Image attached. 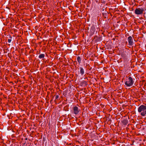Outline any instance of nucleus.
<instances>
[{
  "label": "nucleus",
  "mask_w": 146,
  "mask_h": 146,
  "mask_svg": "<svg viewBox=\"0 0 146 146\" xmlns=\"http://www.w3.org/2000/svg\"><path fill=\"white\" fill-rule=\"evenodd\" d=\"M138 112L141 113V115L144 116L146 114V106L141 105L138 108Z\"/></svg>",
  "instance_id": "f257e3e1"
},
{
  "label": "nucleus",
  "mask_w": 146,
  "mask_h": 146,
  "mask_svg": "<svg viewBox=\"0 0 146 146\" xmlns=\"http://www.w3.org/2000/svg\"><path fill=\"white\" fill-rule=\"evenodd\" d=\"M134 82V81L132 78L129 76L125 82V84L127 86L131 87L133 85Z\"/></svg>",
  "instance_id": "f03ea898"
},
{
  "label": "nucleus",
  "mask_w": 146,
  "mask_h": 146,
  "mask_svg": "<svg viewBox=\"0 0 146 146\" xmlns=\"http://www.w3.org/2000/svg\"><path fill=\"white\" fill-rule=\"evenodd\" d=\"M144 11V8H137L135 11V13L137 15H140L143 13Z\"/></svg>",
  "instance_id": "7ed1b4c3"
},
{
  "label": "nucleus",
  "mask_w": 146,
  "mask_h": 146,
  "mask_svg": "<svg viewBox=\"0 0 146 146\" xmlns=\"http://www.w3.org/2000/svg\"><path fill=\"white\" fill-rule=\"evenodd\" d=\"M128 41L129 42V45L130 46H131L133 43V40L132 37L130 36L128 38Z\"/></svg>",
  "instance_id": "20e7f679"
},
{
  "label": "nucleus",
  "mask_w": 146,
  "mask_h": 146,
  "mask_svg": "<svg viewBox=\"0 0 146 146\" xmlns=\"http://www.w3.org/2000/svg\"><path fill=\"white\" fill-rule=\"evenodd\" d=\"M73 110V112L75 114H78L79 112V110H78V108L76 106L74 107Z\"/></svg>",
  "instance_id": "39448f33"
},
{
  "label": "nucleus",
  "mask_w": 146,
  "mask_h": 146,
  "mask_svg": "<svg viewBox=\"0 0 146 146\" xmlns=\"http://www.w3.org/2000/svg\"><path fill=\"white\" fill-rule=\"evenodd\" d=\"M90 36H92V35L94 34L95 32V27L93 26L90 29Z\"/></svg>",
  "instance_id": "423d86ee"
},
{
  "label": "nucleus",
  "mask_w": 146,
  "mask_h": 146,
  "mask_svg": "<svg viewBox=\"0 0 146 146\" xmlns=\"http://www.w3.org/2000/svg\"><path fill=\"white\" fill-rule=\"evenodd\" d=\"M79 72L82 76L84 75V70L82 67H80V70Z\"/></svg>",
  "instance_id": "0eeeda50"
},
{
  "label": "nucleus",
  "mask_w": 146,
  "mask_h": 146,
  "mask_svg": "<svg viewBox=\"0 0 146 146\" xmlns=\"http://www.w3.org/2000/svg\"><path fill=\"white\" fill-rule=\"evenodd\" d=\"M122 122L123 125H126L128 124V121L127 119H125L122 121Z\"/></svg>",
  "instance_id": "6e6552de"
},
{
  "label": "nucleus",
  "mask_w": 146,
  "mask_h": 146,
  "mask_svg": "<svg viewBox=\"0 0 146 146\" xmlns=\"http://www.w3.org/2000/svg\"><path fill=\"white\" fill-rule=\"evenodd\" d=\"M45 56V54H40L38 58L40 59L44 58Z\"/></svg>",
  "instance_id": "1a4fd4ad"
},
{
  "label": "nucleus",
  "mask_w": 146,
  "mask_h": 146,
  "mask_svg": "<svg viewBox=\"0 0 146 146\" xmlns=\"http://www.w3.org/2000/svg\"><path fill=\"white\" fill-rule=\"evenodd\" d=\"M77 60L79 64H80L81 63V59L80 57L79 56H78L77 57Z\"/></svg>",
  "instance_id": "9d476101"
},
{
  "label": "nucleus",
  "mask_w": 146,
  "mask_h": 146,
  "mask_svg": "<svg viewBox=\"0 0 146 146\" xmlns=\"http://www.w3.org/2000/svg\"><path fill=\"white\" fill-rule=\"evenodd\" d=\"M82 83L83 84H84L85 85H86L88 84L87 82L85 81H83L82 82Z\"/></svg>",
  "instance_id": "9b49d317"
},
{
  "label": "nucleus",
  "mask_w": 146,
  "mask_h": 146,
  "mask_svg": "<svg viewBox=\"0 0 146 146\" xmlns=\"http://www.w3.org/2000/svg\"><path fill=\"white\" fill-rule=\"evenodd\" d=\"M103 15L104 16L105 18H106L107 17V13H103Z\"/></svg>",
  "instance_id": "f8f14e48"
},
{
  "label": "nucleus",
  "mask_w": 146,
  "mask_h": 146,
  "mask_svg": "<svg viewBox=\"0 0 146 146\" xmlns=\"http://www.w3.org/2000/svg\"><path fill=\"white\" fill-rule=\"evenodd\" d=\"M11 41V39H8V42L9 43H10Z\"/></svg>",
  "instance_id": "ddd939ff"
},
{
  "label": "nucleus",
  "mask_w": 146,
  "mask_h": 146,
  "mask_svg": "<svg viewBox=\"0 0 146 146\" xmlns=\"http://www.w3.org/2000/svg\"><path fill=\"white\" fill-rule=\"evenodd\" d=\"M58 97H59L58 95H56L55 97V99H58Z\"/></svg>",
  "instance_id": "4468645a"
},
{
  "label": "nucleus",
  "mask_w": 146,
  "mask_h": 146,
  "mask_svg": "<svg viewBox=\"0 0 146 146\" xmlns=\"http://www.w3.org/2000/svg\"><path fill=\"white\" fill-rule=\"evenodd\" d=\"M96 37H97V36H95L94 37V39H95L96 38Z\"/></svg>",
  "instance_id": "2eb2a0df"
},
{
  "label": "nucleus",
  "mask_w": 146,
  "mask_h": 146,
  "mask_svg": "<svg viewBox=\"0 0 146 146\" xmlns=\"http://www.w3.org/2000/svg\"><path fill=\"white\" fill-rule=\"evenodd\" d=\"M25 140H27V138H26L25 139Z\"/></svg>",
  "instance_id": "dca6fc26"
},
{
  "label": "nucleus",
  "mask_w": 146,
  "mask_h": 146,
  "mask_svg": "<svg viewBox=\"0 0 146 146\" xmlns=\"http://www.w3.org/2000/svg\"><path fill=\"white\" fill-rule=\"evenodd\" d=\"M25 144V143H24L23 144V145H24Z\"/></svg>",
  "instance_id": "f3484780"
}]
</instances>
